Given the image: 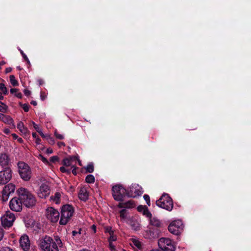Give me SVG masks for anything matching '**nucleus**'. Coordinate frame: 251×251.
<instances>
[{"label": "nucleus", "mask_w": 251, "mask_h": 251, "mask_svg": "<svg viewBox=\"0 0 251 251\" xmlns=\"http://www.w3.org/2000/svg\"><path fill=\"white\" fill-rule=\"evenodd\" d=\"M39 246L43 251H59L58 248L62 246V243L58 236H55L53 240L50 237L45 236L40 240Z\"/></svg>", "instance_id": "obj_1"}, {"label": "nucleus", "mask_w": 251, "mask_h": 251, "mask_svg": "<svg viewBox=\"0 0 251 251\" xmlns=\"http://www.w3.org/2000/svg\"><path fill=\"white\" fill-rule=\"evenodd\" d=\"M17 191L23 204L26 207H30L35 205L36 202L35 198L26 189L22 187Z\"/></svg>", "instance_id": "obj_2"}, {"label": "nucleus", "mask_w": 251, "mask_h": 251, "mask_svg": "<svg viewBox=\"0 0 251 251\" xmlns=\"http://www.w3.org/2000/svg\"><path fill=\"white\" fill-rule=\"evenodd\" d=\"M74 213L73 207L70 204L62 206L61 211V217L59 223L62 225H66L70 220Z\"/></svg>", "instance_id": "obj_3"}, {"label": "nucleus", "mask_w": 251, "mask_h": 251, "mask_svg": "<svg viewBox=\"0 0 251 251\" xmlns=\"http://www.w3.org/2000/svg\"><path fill=\"white\" fill-rule=\"evenodd\" d=\"M156 205L164 209L171 211L173 208V202L172 199L168 194H164L156 201Z\"/></svg>", "instance_id": "obj_4"}, {"label": "nucleus", "mask_w": 251, "mask_h": 251, "mask_svg": "<svg viewBox=\"0 0 251 251\" xmlns=\"http://www.w3.org/2000/svg\"><path fill=\"white\" fill-rule=\"evenodd\" d=\"M18 166L21 177L25 181H28L31 177V170L29 166L24 162H19Z\"/></svg>", "instance_id": "obj_5"}, {"label": "nucleus", "mask_w": 251, "mask_h": 251, "mask_svg": "<svg viewBox=\"0 0 251 251\" xmlns=\"http://www.w3.org/2000/svg\"><path fill=\"white\" fill-rule=\"evenodd\" d=\"M112 196L117 201H122L124 197L127 195V190L125 189L121 185L117 184L112 187Z\"/></svg>", "instance_id": "obj_6"}, {"label": "nucleus", "mask_w": 251, "mask_h": 251, "mask_svg": "<svg viewBox=\"0 0 251 251\" xmlns=\"http://www.w3.org/2000/svg\"><path fill=\"white\" fill-rule=\"evenodd\" d=\"M159 249L162 251H175V247L171 239L168 238H161L158 242Z\"/></svg>", "instance_id": "obj_7"}, {"label": "nucleus", "mask_w": 251, "mask_h": 251, "mask_svg": "<svg viewBox=\"0 0 251 251\" xmlns=\"http://www.w3.org/2000/svg\"><path fill=\"white\" fill-rule=\"evenodd\" d=\"M15 219L16 218L15 215L8 211L1 216L0 218L1 223L4 228H8L13 225Z\"/></svg>", "instance_id": "obj_8"}, {"label": "nucleus", "mask_w": 251, "mask_h": 251, "mask_svg": "<svg viewBox=\"0 0 251 251\" xmlns=\"http://www.w3.org/2000/svg\"><path fill=\"white\" fill-rule=\"evenodd\" d=\"M184 226L181 220L172 222L168 226L169 231L175 235H179L183 230Z\"/></svg>", "instance_id": "obj_9"}, {"label": "nucleus", "mask_w": 251, "mask_h": 251, "mask_svg": "<svg viewBox=\"0 0 251 251\" xmlns=\"http://www.w3.org/2000/svg\"><path fill=\"white\" fill-rule=\"evenodd\" d=\"M46 216L51 222L56 223L59 219V213L56 209L50 207L46 209Z\"/></svg>", "instance_id": "obj_10"}, {"label": "nucleus", "mask_w": 251, "mask_h": 251, "mask_svg": "<svg viewBox=\"0 0 251 251\" xmlns=\"http://www.w3.org/2000/svg\"><path fill=\"white\" fill-rule=\"evenodd\" d=\"M23 204L22 200L18 196V197H14L10 200L9 205L11 210L19 212L22 209Z\"/></svg>", "instance_id": "obj_11"}, {"label": "nucleus", "mask_w": 251, "mask_h": 251, "mask_svg": "<svg viewBox=\"0 0 251 251\" xmlns=\"http://www.w3.org/2000/svg\"><path fill=\"white\" fill-rule=\"evenodd\" d=\"M15 189V186L13 184L10 183L6 185L2 191V200L3 201H6L10 195L13 194Z\"/></svg>", "instance_id": "obj_12"}, {"label": "nucleus", "mask_w": 251, "mask_h": 251, "mask_svg": "<svg viewBox=\"0 0 251 251\" xmlns=\"http://www.w3.org/2000/svg\"><path fill=\"white\" fill-rule=\"evenodd\" d=\"M12 177V171L10 168H6L0 171V185L9 182Z\"/></svg>", "instance_id": "obj_13"}, {"label": "nucleus", "mask_w": 251, "mask_h": 251, "mask_svg": "<svg viewBox=\"0 0 251 251\" xmlns=\"http://www.w3.org/2000/svg\"><path fill=\"white\" fill-rule=\"evenodd\" d=\"M143 193V191L141 186L138 184H134L129 187V190H127V196L129 197L135 198L140 196Z\"/></svg>", "instance_id": "obj_14"}, {"label": "nucleus", "mask_w": 251, "mask_h": 251, "mask_svg": "<svg viewBox=\"0 0 251 251\" xmlns=\"http://www.w3.org/2000/svg\"><path fill=\"white\" fill-rule=\"evenodd\" d=\"M50 193V189L48 185L43 183L40 186L37 194L39 197L43 199L48 197Z\"/></svg>", "instance_id": "obj_15"}, {"label": "nucleus", "mask_w": 251, "mask_h": 251, "mask_svg": "<svg viewBox=\"0 0 251 251\" xmlns=\"http://www.w3.org/2000/svg\"><path fill=\"white\" fill-rule=\"evenodd\" d=\"M20 245L24 251H28L30 249V242L28 236L26 235H22L19 240Z\"/></svg>", "instance_id": "obj_16"}, {"label": "nucleus", "mask_w": 251, "mask_h": 251, "mask_svg": "<svg viewBox=\"0 0 251 251\" xmlns=\"http://www.w3.org/2000/svg\"><path fill=\"white\" fill-rule=\"evenodd\" d=\"M10 162V159L8 155L6 153H1L0 154V165L4 169L9 168L8 165Z\"/></svg>", "instance_id": "obj_17"}, {"label": "nucleus", "mask_w": 251, "mask_h": 251, "mask_svg": "<svg viewBox=\"0 0 251 251\" xmlns=\"http://www.w3.org/2000/svg\"><path fill=\"white\" fill-rule=\"evenodd\" d=\"M88 192L85 187H82L80 189L78 193V197L80 200L86 201L88 199Z\"/></svg>", "instance_id": "obj_18"}, {"label": "nucleus", "mask_w": 251, "mask_h": 251, "mask_svg": "<svg viewBox=\"0 0 251 251\" xmlns=\"http://www.w3.org/2000/svg\"><path fill=\"white\" fill-rule=\"evenodd\" d=\"M137 210L147 218H151V213L149 211L148 207L145 205L143 206L141 205L138 206Z\"/></svg>", "instance_id": "obj_19"}, {"label": "nucleus", "mask_w": 251, "mask_h": 251, "mask_svg": "<svg viewBox=\"0 0 251 251\" xmlns=\"http://www.w3.org/2000/svg\"><path fill=\"white\" fill-rule=\"evenodd\" d=\"M77 157L75 156H70L69 157L64 158L63 160V164L66 167L71 166L72 167L73 162L76 160Z\"/></svg>", "instance_id": "obj_20"}, {"label": "nucleus", "mask_w": 251, "mask_h": 251, "mask_svg": "<svg viewBox=\"0 0 251 251\" xmlns=\"http://www.w3.org/2000/svg\"><path fill=\"white\" fill-rule=\"evenodd\" d=\"M135 206L134 202L132 201H129L126 202L119 203L118 206L119 208H130L134 207Z\"/></svg>", "instance_id": "obj_21"}, {"label": "nucleus", "mask_w": 251, "mask_h": 251, "mask_svg": "<svg viewBox=\"0 0 251 251\" xmlns=\"http://www.w3.org/2000/svg\"><path fill=\"white\" fill-rule=\"evenodd\" d=\"M0 120H1L4 123L9 125L12 124L13 122L12 119L9 116L5 115L0 113Z\"/></svg>", "instance_id": "obj_22"}, {"label": "nucleus", "mask_w": 251, "mask_h": 251, "mask_svg": "<svg viewBox=\"0 0 251 251\" xmlns=\"http://www.w3.org/2000/svg\"><path fill=\"white\" fill-rule=\"evenodd\" d=\"M150 219L151 225L156 227H159L161 225V222L156 218L153 217L152 216L151 218H148Z\"/></svg>", "instance_id": "obj_23"}, {"label": "nucleus", "mask_w": 251, "mask_h": 251, "mask_svg": "<svg viewBox=\"0 0 251 251\" xmlns=\"http://www.w3.org/2000/svg\"><path fill=\"white\" fill-rule=\"evenodd\" d=\"M17 128L23 134H26L28 132V129L24 126V123L22 122H20L17 124Z\"/></svg>", "instance_id": "obj_24"}, {"label": "nucleus", "mask_w": 251, "mask_h": 251, "mask_svg": "<svg viewBox=\"0 0 251 251\" xmlns=\"http://www.w3.org/2000/svg\"><path fill=\"white\" fill-rule=\"evenodd\" d=\"M95 180V177L92 175H89L86 176L85 181L88 183H93Z\"/></svg>", "instance_id": "obj_25"}, {"label": "nucleus", "mask_w": 251, "mask_h": 251, "mask_svg": "<svg viewBox=\"0 0 251 251\" xmlns=\"http://www.w3.org/2000/svg\"><path fill=\"white\" fill-rule=\"evenodd\" d=\"M117 239V236L114 232L109 235V237L108 238V242H116Z\"/></svg>", "instance_id": "obj_26"}, {"label": "nucleus", "mask_w": 251, "mask_h": 251, "mask_svg": "<svg viewBox=\"0 0 251 251\" xmlns=\"http://www.w3.org/2000/svg\"><path fill=\"white\" fill-rule=\"evenodd\" d=\"M86 170L87 173H93L94 170L93 164L92 163L88 164L86 167Z\"/></svg>", "instance_id": "obj_27"}, {"label": "nucleus", "mask_w": 251, "mask_h": 251, "mask_svg": "<svg viewBox=\"0 0 251 251\" xmlns=\"http://www.w3.org/2000/svg\"><path fill=\"white\" fill-rule=\"evenodd\" d=\"M10 81L13 86H16L18 85V81L15 79V76L13 75L10 76Z\"/></svg>", "instance_id": "obj_28"}, {"label": "nucleus", "mask_w": 251, "mask_h": 251, "mask_svg": "<svg viewBox=\"0 0 251 251\" xmlns=\"http://www.w3.org/2000/svg\"><path fill=\"white\" fill-rule=\"evenodd\" d=\"M132 244L138 249H140L142 246L141 243L139 241L136 239L133 240Z\"/></svg>", "instance_id": "obj_29"}, {"label": "nucleus", "mask_w": 251, "mask_h": 251, "mask_svg": "<svg viewBox=\"0 0 251 251\" xmlns=\"http://www.w3.org/2000/svg\"><path fill=\"white\" fill-rule=\"evenodd\" d=\"M104 232L105 233H108L109 235L114 232V231L112 229V228L111 226H105V227H104Z\"/></svg>", "instance_id": "obj_30"}, {"label": "nucleus", "mask_w": 251, "mask_h": 251, "mask_svg": "<svg viewBox=\"0 0 251 251\" xmlns=\"http://www.w3.org/2000/svg\"><path fill=\"white\" fill-rule=\"evenodd\" d=\"M0 90L1 91L4 95H6L7 94V89L5 86V85L3 83H0Z\"/></svg>", "instance_id": "obj_31"}, {"label": "nucleus", "mask_w": 251, "mask_h": 251, "mask_svg": "<svg viewBox=\"0 0 251 251\" xmlns=\"http://www.w3.org/2000/svg\"><path fill=\"white\" fill-rule=\"evenodd\" d=\"M109 247L111 251H116L115 246L116 245V242H108Z\"/></svg>", "instance_id": "obj_32"}, {"label": "nucleus", "mask_w": 251, "mask_h": 251, "mask_svg": "<svg viewBox=\"0 0 251 251\" xmlns=\"http://www.w3.org/2000/svg\"><path fill=\"white\" fill-rule=\"evenodd\" d=\"M61 195L59 193H56L54 195L53 201L57 203L59 201Z\"/></svg>", "instance_id": "obj_33"}, {"label": "nucleus", "mask_w": 251, "mask_h": 251, "mask_svg": "<svg viewBox=\"0 0 251 251\" xmlns=\"http://www.w3.org/2000/svg\"><path fill=\"white\" fill-rule=\"evenodd\" d=\"M60 171L62 173H66L67 174H70L71 173V170L70 169H67L64 166L61 167L60 168Z\"/></svg>", "instance_id": "obj_34"}, {"label": "nucleus", "mask_w": 251, "mask_h": 251, "mask_svg": "<svg viewBox=\"0 0 251 251\" xmlns=\"http://www.w3.org/2000/svg\"><path fill=\"white\" fill-rule=\"evenodd\" d=\"M144 199L145 201H146L147 204L149 206H150L151 202H150V198L149 196L148 195H146V194L144 196Z\"/></svg>", "instance_id": "obj_35"}, {"label": "nucleus", "mask_w": 251, "mask_h": 251, "mask_svg": "<svg viewBox=\"0 0 251 251\" xmlns=\"http://www.w3.org/2000/svg\"><path fill=\"white\" fill-rule=\"evenodd\" d=\"M20 53H21L23 57L24 58L25 61H26L27 63L29 64L30 62H29V60L28 58H27V56L24 53V52H23V51L22 50H20Z\"/></svg>", "instance_id": "obj_36"}, {"label": "nucleus", "mask_w": 251, "mask_h": 251, "mask_svg": "<svg viewBox=\"0 0 251 251\" xmlns=\"http://www.w3.org/2000/svg\"><path fill=\"white\" fill-rule=\"evenodd\" d=\"M54 135L55 136L56 138L58 139H64V136L62 134H61L59 133H58L56 131L54 132Z\"/></svg>", "instance_id": "obj_37"}, {"label": "nucleus", "mask_w": 251, "mask_h": 251, "mask_svg": "<svg viewBox=\"0 0 251 251\" xmlns=\"http://www.w3.org/2000/svg\"><path fill=\"white\" fill-rule=\"evenodd\" d=\"M1 103L2 105H0V111L5 112L7 109V106L3 103L1 102Z\"/></svg>", "instance_id": "obj_38"}, {"label": "nucleus", "mask_w": 251, "mask_h": 251, "mask_svg": "<svg viewBox=\"0 0 251 251\" xmlns=\"http://www.w3.org/2000/svg\"><path fill=\"white\" fill-rule=\"evenodd\" d=\"M126 211L125 209H123L120 211V215L122 218L125 219L126 217Z\"/></svg>", "instance_id": "obj_39"}, {"label": "nucleus", "mask_w": 251, "mask_h": 251, "mask_svg": "<svg viewBox=\"0 0 251 251\" xmlns=\"http://www.w3.org/2000/svg\"><path fill=\"white\" fill-rule=\"evenodd\" d=\"M22 107L25 112H28L29 109V105L27 104H24L22 105Z\"/></svg>", "instance_id": "obj_40"}, {"label": "nucleus", "mask_w": 251, "mask_h": 251, "mask_svg": "<svg viewBox=\"0 0 251 251\" xmlns=\"http://www.w3.org/2000/svg\"><path fill=\"white\" fill-rule=\"evenodd\" d=\"M34 128L37 131H39L40 128L39 127V126L35 123L34 122H31Z\"/></svg>", "instance_id": "obj_41"}, {"label": "nucleus", "mask_w": 251, "mask_h": 251, "mask_svg": "<svg viewBox=\"0 0 251 251\" xmlns=\"http://www.w3.org/2000/svg\"><path fill=\"white\" fill-rule=\"evenodd\" d=\"M58 157L57 156H53L50 158V161L55 162L58 160Z\"/></svg>", "instance_id": "obj_42"}, {"label": "nucleus", "mask_w": 251, "mask_h": 251, "mask_svg": "<svg viewBox=\"0 0 251 251\" xmlns=\"http://www.w3.org/2000/svg\"><path fill=\"white\" fill-rule=\"evenodd\" d=\"M4 236V231L2 228L0 226V241L2 239Z\"/></svg>", "instance_id": "obj_43"}, {"label": "nucleus", "mask_w": 251, "mask_h": 251, "mask_svg": "<svg viewBox=\"0 0 251 251\" xmlns=\"http://www.w3.org/2000/svg\"><path fill=\"white\" fill-rule=\"evenodd\" d=\"M40 98L42 100H45V99L46 98V96L45 94L43 92H41Z\"/></svg>", "instance_id": "obj_44"}, {"label": "nucleus", "mask_w": 251, "mask_h": 251, "mask_svg": "<svg viewBox=\"0 0 251 251\" xmlns=\"http://www.w3.org/2000/svg\"><path fill=\"white\" fill-rule=\"evenodd\" d=\"M47 139L48 140H49V142L50 143V144H53L54 143V140L52 138L50 137V136H48V137L47 138Z\"/></svg>", "instance_id": "obj_45"}, {"label": "nucleus", "mask_w": 251, "mask_h": 251, "mask_svg": "<svg viewBox=\"0 0 251 251\" xmlns=\"http://www.w3.org/2000/svg\"><path fill=\"white\" fill-rule=\"evenodd\" d=\"M72 168H73V169L72 171V173L74 175H76L77 174V173L76 171V168L75 167V165H73Z\"/></svg>", "instance_id": "obj_46"}, {"label": "nucleus", "mask_w": 251, "mask_h": 251, "mask_svg": "<svg viewBox=\"0 0 251 251\" xmlns=\"http://www.w3.org/2000/svg\"><path fill=\"white\" fill-rule=\"evenodd\" d=\"M24 94L25 96H28L30 95V91L28 90L25 89L24 90Z\"/></svg>", "instance_id": "obj_47"}, {"label": "nucleus", "mask_w": 251, "mask_h": 251, "mask_svg": "<svg viewBox=\"0 0 251 251\" xmlns=\"http://www.w3.org/2000/svg\"><path fill=\"white\" fill-rule=\"evenodd\" d=\"M37 132H38V133H40V134L41 135V136L42 137H43V138H47V137H48V135H46H46H45L44 134V133L42 132V130H41V129L39 130V131H37Z\"/></svg>", "instance_id": "obj_48"}, {"label": "nucleus", "mask_w": 251, "mask_h": 251, "mask_svg": "<svg viewBox=\"0 0 251 251\" xmlns=\"http://www.w3.org/2000/svg\"><path fill=\"white\" fill-rule=\"evenodd\" d=\"M78 235H81L85 233L84 230H83L81 228H79L77 231Z\"/></svg>", "instance_id": "obj_49"}, {"label": "nucleus", "mask_w": 251, "mask_h": 251, "mask_svg": "<svg viewBox=\"0 0 251 251\" xmlns=\"http://www.w3.org/2000/svg\"><path fill=\"white\" fill-rule=\"evenodd\" d=\"M0 251H13L8 247H6L1 250H0Z\"/></svg>", "instance_id": "obj_50"}, {"label": "nucleus", "mask_w": 251, "mask_h": 251, "mask_svg": "<svg viewBox=\"0 0 251 251\" xmlns=\"http://www.w3.org/2000/svg\"><path fill=\"white\" fill-rule=\"evenodd\" d=\"M41 141V139L39 137H37V138L35 139V142L38 145L40 144Z\"/></svg>", "instance_id": "obj_51"}, {"label": "nucleus", "mask_w": 251, "mask_h": 251, "mask_svg": "<svg viewBox=\"0 0 251 251\" xmlns=\"http://www.w3.org/2000/svg\"><path fill=\"white\" fill-rule=\"evenodd\" d=\"M72 235L73 236H76L78 235L77 231L74 230L72 231Z\"/></svg>", "instance_id": "obj_52"}, {"label": "nucleus", "mask_w": 251, "mask_h": 251, "mask_svg": "<svg viewBox=\"0 0 251 251\" xmlns=\"http://www.w3.org/2000/svg\"><path fill=\"white\" fill-rule=\"evenodd\" d=\"M40 157H41L42 160L43 161V162H44L45 163L48 162L47 159L45 157H44L43 156L40 155Z\"/></svg>", "instance_id": "obj_53"}, {"label": "nucleus", "mask_w": 251, "mask_h": 251, "mask_svg": "<svg viewBox=\"0 0 251 251\" xmlns=\"http://www.w3.org/2000/svg\"><path fill=\"white\" fill-rule=\"evenodd\" d=\"M91 229L93 230L94 233L96 232V226L95 225L91 226Z\"/></svg>", "instance_id": "obj_54"}, {"label": "nucleus", "mask_w": 251, "mask_h": 251, "mask_svg": "<svg viewBox=\"0 0 251 251\" xmlns=\"http://www.w3.org/2000/svg\"><path fill=\"white\" fill-rule=\"evenodd\" d=\"M57 145L59 147H61L62 146H65V143L62 142H58Z\"/></svg>", "instance_id": "obj_55"}, {"label": "nucleus", "mask_w": 251, "mask_h": 251, "mask_svg": "<svg viewBox=\"0 0 251 251\" xmlns=\"http://www.w3.org/2000/svg\"><path fill=\"white\" fill-rule=\"evenodd\" d=\"M3 132L4 133H5V134H8L10 132V130L8 129V128H4L3 129Z\"/></svg>", "instance_id": "obj_56"}, {"label": "nucleus", "mask_w": 251, "mask_h": 251, "mask_svg": "<svg viewBox=\"0 0 251 251\" xmlns=\"http://www.w3.org/2000/svg\"><path fill=\"white\" fill-rule=\"evenodd\" d=\"M17 92V89L15 88H12L10 89V92L12 94H13L14 93H16Z\"/></svg>", "instance_id": "obj_57"}, {"label": "nucleus", "mask_w": 251, "mask_h": 251, "mask_svg": "<svg viewBox=\"0 0 251 251\" xmlns=\"http://www.w3.org/2000/svg\"><path fill=\"white\" fill-rule=\"evenodd\" d=\"M46 152H47V153L50 154V153H52L53 151H52V149L49 148L47 150Z\"/></svg>", "instance_id": "obj_58"}, {"label": "nucleus", "mask_w": 251, "mask_h": 251, "mask_svg": "<svg viewBox=\"0 0 251 251\" xmlns=\"http://www.w3.org/2000/svg\"><path fill=\"white\" fill-rule=\"evenodd\" d=\"M12 136L13 137V138L14 139H18V136L16 134H15V133L12 134Z\"/></svg>", "instance_id": "obj_59"}, {"label": "nucleus", "mask_w": 251, "mask_h": 251, "mask_svg": "<svg viewBox=\"0 0 251 251\" xmlns=\"http://www.w3.org/2000/svg\"><path fill=\"white\" fill-rule=\"evenodd\" d=\"M32 136L35 139L37 138V137H38L37 133H35V132H33L32 133Z\"/></svg>", "instance_id": "obj_60"}, {"label": "nucleus", "mask_w": 251, "mask_h": 251, "mask_svg": "<svg viewBox=\"0 0 251 251\" xmlns=\"http://www.w3.org/2000/svg\"><path fill=\"white\" fill-rule=\"evenodd\" d=\"M31 104L33 105H34V106H36V105H37V102L36 101L32 100V101H31Z\"/></svg>", "instance_id": "obj_61"}, {"label": "nucleus", "mask_w": 251, "mask_h": 251, "mask_svg": "<svg viewBox=\"0 0 251 251\" xmlns=\"http://www.w3.org/2000/svg\"><path fill=\"white\" fill-rule=\"evenodd\" d=\"M15 95L18 98H21L22 97V94L21 93H18L16 94Z\"/></svg>", "instance_id": "obj_62"}, {"label": "nucleus", "mask_w": 251, "mask_h": 251, "mask_svg": "<svg viewBox=\"0 0 251 251\" xmlns=\"http://www.w3.org/2000/svg\"><path fill=\"white\" fill-rule=\"evenodd\" d=\"M11 68H7V69H6V73L10 72H11Z\"/></svg>", "instance_id": "obj_63"}, {"label": "nucleus", "mask_w": 251, "mask_h": 251, "mask_svg": "<svg viewBox=\"0 0 251 251\" xmlns=\"http://www.w3.org/2000/svg\"><path fill=\"white\" fill-rule=\"evenodd\" d=\"M18 141L20 142V143H22L23 140V139L21 138H18Z\"/></svg>", "instance_id": "obj_64"}]
</instances>
